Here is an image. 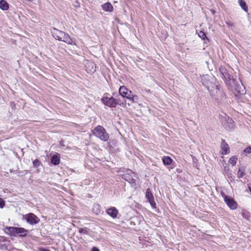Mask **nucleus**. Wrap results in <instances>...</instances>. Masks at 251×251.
<instances>
[{"label": "nucleus", "mask_w": 251, "mask_h": 251, "mask_svg": "<svg viewBox=\"0 0 251 251\" xmlns=\"http://www.w3.org/2000/svg\"><path fill=\"white\" fill-rule=\"evenodd\" d=\"M33 163L34 166L37 167L40 165V161L36 159L33 161Z\"/></svg>", "instance_id": "c756f323"}, {"label": "nucleus", "mask_w": 251, "mask_h": 251, "mask_svg": "<svg viewBox=\"0 0 251 251\" xmlns=\"http://www.w3.org/2000/svg\"><path fill=\"white\" fill-rule=\"evenodd\" d=\"M226 24L229 28H231V27L233 26V24L230 21H226Z\"/></svg>", "instance_id": "bb28decb"}, {"label": "nucleus", "mask_w": 251, "mask_h": 251, "mask_svg": "<svg viewBox=\"0 0 251 251\" xmlns=\"http://www.w3.org/2000/svg\"><path fill=\"white\" fill-rule=\"evenodd\" d=\"M248 188H249V191L251 193V184L248 185Z\"/></svg>", "instance_id": "2f4dec72"}, {"label": "nucleus", "mask_w": 251, "mask_h": 251, "mask_svg": "<svg viewBox=\"0 0 251 251\" xmlns=\"http://www.w3.org/2000/svg\"><path fill=\"white\" fill-rule=\"evenodd\" d=\"M237 159H238L237 157L236 156L234 155V156L231 157L229 158V159L228 160V162L230 164H231L233 166H234L236 164Z\"/></svg>", "instance_id": "aec40b11"}, {"label": "nucleus", "mask_w": 251, "mask_h": 251, "mask_svg": "<svg viewBox=\"0 0 251 251\" xmlns=\"http://www.w3.org/2000/svg\"><path fill=\"white\" fill-rule=\"evenodd\" d=\"M243 153H251V146L248 147L244 149L243 151Z\"/></svg>", "instance_id": "393cba45"}, {"label": "nucleus", "mask_w": 251, "mask_h": 251, "mask_svg": "<svg viewBox=\"0 0 251 251\" xmlns=\"http://www.w3.org/2000/svg\"><path fill=\"white\" fill-rule=\"evenodd\" d=\"M39 251H47L46 250L41 249Z\"/></svg>", "instance_id": "72a5a7b5"}, {"label": "nucleus", "mask_w": 251, "mask_h": 251, "mask_svg": "<svg viewBox=\"0 0 251 251\" xmlns=\"http://www.w3.org/2000/svg\"><path fill=\"white\" fill-rule=\"evenodd\" d=\"M211 95L217 101L222 100L226 96L223 90L218 86L211 93Z\"/></svg>", "instance_id": "0eeeda50"}, {"label": "nucleus", "mask_w": 251, "mask_h": 251, "mask_svg": "<svg viewBox=\"0 0 251 251\" xmlns=\"http://www.w3.org/2000/svg\"><path fill=\"white\" fill-rule=\"evenodd\" d=\"M211 12H212V13L213 14H214L215 13V11L214 10H211Z\"/></svg>", "instance_id": "473e14b6"}, {"label": "nucleus", "mask_w": 251, "mask_h": 251, "mask_svg": "<svg viewBox=\"0 0 251 251\" xmlns=\"http://www.w3.org/2000/svg\"><path fill=\"white\" fill-rule=\"evenodd\" d=\"M24 218L28 223L31 225L37 224L39 221L38 218L33 213L26 214Z\"/></svg>", "instance_id": "9d476101"}, {"label": "nucleus", "mask_w": 251, "mask_h": 251, "mask_svg": "<svg viewBox=\"0 0 251 251\" xmlns=\"http://www.w3.org/2000/svg\"><path fill=\"white\" fill-rule=\"evenodd\" d=\"M3 230L5 233L11 236L25 237L28 231L23 227L6 226Z\"/></svg>", "instance_id": "7ed1b4c3"}, {"label": "nucleus", "mask_w": 251, "mask_h": 251, "mask_svg": "<svg viewBox=\"0 0 251 251\" xmlns=\"http://www.w3.org/2000/svg\"><path fill=\"white\" fill-rule=\"evenodd\" d=\"M245 175L244 170L243 169H239L237 173L238 178H242Z\"/></svg>", "instance_id": "5701e85b"}, {"label": "nucleus", "mask_w": 251, "mask_h": 251, "mask_svg": "<svg viewBox=\"0 0 251 251\" xmlns=\"http://www.w3.org/2000/svg\"><path fill=\"white\" fill-rule=\"evenodd\" d=\"M79 232L81 234H88V231L86 228H80L79 229Z\"/></svg>", "instance_id": "a878e982"}, {"label": "nucleus", "mask_w": 251, "mask_h": 251, "mask_svg": "<svg viewBox=\"0 0 251 251\" xmlns=\"http://www.w3.org/2000/svg\"><path fill=\"white\" fill-rule=\"evenodd\" d=\"M242 216L246 219H248L249 217V213L247 211H243L242 213Z\"/></svg>", "instance_id": "cd10ccee"}, {"label": "nucleus", "mask_w": 251, "mask_h": 251, "mask_svg": "<svg viewBox=\"0 0 251 251\" xmlns=\"http://www.w3.org/2000/svg\"><path fill=\"white\" fill-rule=\"evenodd\" d=\"M239 3L241 8L246 12L248 11V7L244 0H239Z\"/></svg>", "instance_id": "412c9836"}, {"label": "nucleus", "mask_w": 251, "mask_h": 251, "mask_svg": "<svg viewBox=\"0 0 251 251\" xmlns=\"http://www.w3.org/2000/svg\"><path fill=\"white\" fill-rule=\"evenodd\" d=\"M106 213L111 217L116 218L118 214V210L114 207H112L106 210Z\"/></svg>", "instance_id": "2eb2a0df"}, {"label": "nucleus", "mask_w": 251, "mask_h": 251, "mask_svg": "<svg viewBox=\"0 0 251 251\" xmlns=\"http://www.w3.org/2000/svg\"><path fill=\"white\" fill-rule=\"evenodd\" d=\"M134 177H135V174L130 170H127L126 173L123 175V178L130 183L133 187L136 185Z\"/></svg>", "instance_id": "423d86ee"}, {"label": "nucleus", "mask_w": 251, "mask_h": 251, "mask_svg": "<svg viewBox=\"0 0 251 251\" xmlns=\"http://www.w3.org/2000/svg\"><path fill=\"white\" fill-rule=\"evenodd\" d=\"M60 156L58 153L53 154L50 159L51 164L54 165H57L60 163Z\"/></svg>", "instance_id": "4468645a"}, {"label": "nucleus", "mask_w": 251, "mask_h": 251, "mask_svg": "<svg viewBox=\"0 0 251 251\" xmlns=\"http://www.w3.org/2000/svg\"><path fill=\"white\" fill-rule=\"evenodd\" d=\"M222 149V154L225 155L229 152V148L228 145L226 143L224 140H222L221 145Z\"/></svg>", "instance_id": "ddd939ff"}, {"label": "nucleus", "mask_w": 251, "mask_h": 251, "mask_svg": "<svg viewBox=\"0 0 251 251\" xmlns=\"http://www.w3.org/2000/svg\"><path fill=\"white\" fill-rule=\"evenodd\" d=\"M115 101L116 103V105H119L122 107H125V106L126 105V102L121 101L120 99H115Z\"/></svg>", "instance_id": "4be33fe9"}, {"label": "nucleus", "mask_w": 251, "mask_h": 251, "mask_svg": "<svg viewBox=\"0 0 251 251\" xmlns=\"http://www.w3.org/2000/svg\"><path fill=\"white\" fill-rule=\"evenodd\" d=\"M89 64H90V65H91V66H93V65H94V64H93V63H91V62H90V63H89Z\"/></svg>", "instance_id": "f704fd0d"}, {"label": "nucleus", "mask_w": 251, "mask_h": 251, "mask_svg": "<svg viewBox=\"0 0 251 251\" xmlns=\"http://www.w3.org/2000/svg\"><path fill=\"white\" fill-rule=\"evenodd\" d=\"M220 71L226 85L231 89H236L238 93H242L238 88L236 80L229 74L226 69L221 67L220 68Z\"/></svg>", "instance_id": "f257e3e1"}, {"label": "nucleus", "mask_w": 251, "mask_h": 251, "mask_svg": "<svg viewBox=\"0 0 251 251\" xmlns=\"http://www.w3.org/2000/svg\"><path fill=\"white\" fill-rule=\"evenodd\" d=\"M221 121L226 128H231L233 127L232 120L226 115L225 117H222L221 118Z\"/></svg>", "instance_id": "9b49d317"}, {"label": "nucleus", "mask_w": 251, "mask_h": 251, "mask_svg": "<svg viewBox=\"0 0 251 251\" xmlns=\"http://www.w3.org/2000/svg\"><path fill=\"white\" fill-rule=\"evenodd\" d=\"M93 134L97 137L103 141H107L109 138V134L104 128L101 126H98L95 128L93 130Z\"/></svg>", "instance_id": "39448f33"}, {"label": "nucleus", "mask_w": 251, "mask_h": 251, "mask_svg": "<svg viewBox=\"0 0 251 251\" xmlns=\"http://www.w3.org/2000/svg\"><path fill=\"white\" fill-rule=\"evenodd\" d=\"M48 251H49L48 250Z\"/></svg>", "instance_id": "c9c22d12"}, {"label": "nucleus", "mask_w": 251, "mask_h": 251, "mask_svg": "<svg viewBox=\"0 0 251 251\" xmlns=\"http://www.w3.org/2000/svg\"><path fill=\"white\" fill-rule=\"evenodd\" d=\"M53 37L56 40L64 42L68 44H74V41L69 35L64 32L60 31L55 28L50 29Z\"/></svg>", "instance_id": "f03ea898"}, {"label": "nucleus", "mask_w": 251, "mask_h": 251, "mask_svg": "<svg viewBox=\"0 0 251 251\" xmlns=\"http://www.w3.org/2000/svg\"><path fill=\"white\" fill-rule=\"evenodd\" d=\"M119 94L124 98H126L132 101L136 102L138 100L137 95H133L131 91L128 90L125 86H121L119 88Z\"/></svg>", "instance_id": "20e7f679"}, {"label": "nucleus", "mask_w": 251, "mask_h": 251, "mask_svg": "<svg viewBox=\"0 0 251 251\" xmlns=\"http://www.w3.org/2000/svg\"><path fill=\"white\" fill-rule=\"evenodd\" d=\"M101 100L104 105L110 108H115L116 107L115 99L113 97H108L103 96L101 99Z\"/></svg>", "instance_id": "6e6552de"}, {"label": "nucleus", "mask_w": 251, "mask_h": 251, "mask_svg": "<svg viewBox=\"0 0 251 251\" xmlns=\"http://www.w3.org/2000/svg\"><path fill=\"white\" fill-rule=\"evenodd\" d=\"M198 36L201 38L202 40H205V39H207L205 33L202 31H200L198 33Z\"/></svg>", "instance_id": "b1692460"}, {"label": "nucleus", "mask_w": 251, "mask_h": 251, "mask_svg": "<svg viewBox=\"0 0 251 251\" xmlns=\"http://www.w3.org/2000/svg\"><path fill=\"white\" fill-rule=\"evenodd\" d=\"M162 161L165 165H169L172 163L173 160L169 156H164L162 158Z\"/></svg>", "instance_id": "a211bd4d"}, {"label": "nucleus", "mask_w": 251, "mask_h": 251, "mask_svg": "<svg viewBox=\"0 0 251 251\" xmlns=\"http://www.w3.org/2000/svg\"><path fill=\"white\" fill-rule=\"evenodd\" d=\"M224 199L226 203L231 209L234 210L237 208L238 204L233 199L226 195L224 196Z\"/></svg>", "instance_id": "1a4fd4ad"}, {"label": "nucleus", "mask_w": 251, "mask_h": 251, "mask_svg": "<svg viewBox=\"0 0 251 251\" xmlns=\"http://www.w3.org/2000/svg\"><path fill=\"white\" fill-rule=\"evenodd\" d=\"M146 198L148 199L151 207L155 208L156 203L154 201V197L149 188H148L146 190Z\"/></svg>", "instance_id": "f8f14e48"}, {"label": "nucleus", "mask_w": 251, "mask_h": 251, "mask_svg": "<svg viewBox=\"0 0 251 251\" xmlns=\"http://www.w3.org/2000/svg\"><path fill=\"white\" fill-rule=\"evenodd\" d=\"M9 5L7 2L5 0H0V9L5 11L9 9Z\"/></svg>", "instance_id": "f3484780"}, {"label": "nucleus", "mask_w": 251, "mask_h": 251, "mask_svg": "<svg viewBox=\"0 0 251 251\" xmlns=\"http://www.w3.org/2000/svg\"><path fill=\"white\" fill-rule=\"evenodd\" d=\"M102 9L106 12H111L113 10V7L110 2H106L101 5Z\"/></svg>", "instance_id": "dca6fc26"}, {"label": "nucleus", "mask_w": 251, "mask_h": 251, "mask_svg": "<svg viewBox=\"0 0 251 251\" xmlns=\"http://www.w3.org/2000/svg\"><path fill=\"white\" fill-rule=\"evenodd\" d=\"M5 205V202L3 199L0 198V208H2Z\"/></svg>", "instance_id": "c85d7f7f"}, {"label": "nucleus", "mask_w": 251, "mask_h": 251, "mask_svg": "<svg viewBox=\"0 0 251 251\" xmlns=\"http://www.w3.org/2000/svg\"><path fill=\"white\" fill-rule=\"evenodd\" d=\"M93 210L96 214H99L100 212V205L98 204H94Z\"/></svg>", "instance_id": "6ab92c4d"}, {"label": "nucleus", "mask_w": 251, "mask_h": 251, "mask_svg": "<svg viewBox=\"0 0 251 251\" xmlns=\"http://www.w3.org/2000/svg\"><path fill=\"white\" fill-rule=\"evenodd\" d=\"M92 251H100L96 247H93L92 249Z\"/></svg>", "instance_id": "7c9ffc66"}]
</instances>
